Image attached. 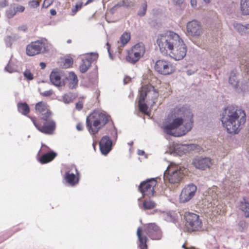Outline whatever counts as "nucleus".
Here are the masks:
<instances>
[{"label": "nucleus", "mask_w": 249, "mask_h": 249, "mask_svg": "<svg viewBox=\"0 0 249 249\" xmlns=\"http://www.w3.org/2000/svg\"><path fill=\"white\" fill-rule=\"evenodd\" d=\"M173 121L164 125V131L168 135L175 137L184 135L192 128L193 114L186 106H177L170 113Z\"/></svg>", "instance_id": "f257e3e1"}, {"label": "nucleus", "mask_w": 249, "mask_h": 249, "mask_svg": "<svg viewBox=\"0 0 249 249\" xmlns=\"http://www.w3.org/2000/svg\"><path fill=\"white\" fill-rule=\"evenodd\" d=\"M157 43L161 53L169 54L176 60H181L186 55L187 47L183 39L173 31H167L164 35L159 36Z\"/></svg>", "instance_id": "f03ea898"}, {"label": "nucleus", "mask_w": 249, "mask_h": 249, "mask_svg": "<svg viewBox=\"0 0 249 249\" xmlns=\"http://www.w3.org/2000/svg\"><path fill=\"white\" fill-rule=\"evenodd\" d=\"M246 121L245 111L233 106H228L225 109L221 118L223 126L229 133H237Z\"/></svg>", "instance_id": "7ed1b4c3"}, {"label": "nucleus", "mask_w": 249, "mask_h": 249, "mask_svg": "<svg viewBox=\"0 0 249 249\" xmlns=\"http://www.w3.org/2000/svg\"><path fill=\"white\" fill-rule=\"evenodd\" d=\"M110 116L106 112L95 110L87 116L86 126L89 133L95 135L109 121Z\"/></svg>", "instance_id": "20e7f679"}, {"label": "nucleus", "mask_w": 249, "mask_h": 249, "mask_svg": "<svg viewBox=\"0 0 249 249\" xmlns=\"http://www.w3.org/2000/svg\"><path fill=\"white\" fill-rule=\"evenodd\" d=\"M143 233L146 234L152 240H160L162 237V232L160 229L154 223L148 224L143 231L141 228L139 227L137 229V235L140 249H147V238Z\"/></svg>", "instance_id": "39448f33"}, {"label": "nucleus", "mask_w": 249, "mask_h": 249, "mask_svg": "<svg viewBox=\"0 0 249 249\" xmlns=\"http://www.w3.org/2000/svg\"><path fill=\"white\" fill-rule=\"evenodd\" d=\"M36 128L40 132L47 135H52L56 128V122L52 117H30Z\"/></svg>", "instance_id": "423d86ee"}, {"label": "nucleus", "mask_w": 249, "mask_h": 249, "mask_svg": "<svg viewBox=\"0 0 249 249\" xmlns=\"http://www.w3.org/2000/svg\"><path fill=\"white\" fill-rule=\"evenodd\" d=\"M183 173L180 167L177 165L171 163L165 171L164 180L171 184L178 183L183 178Z\"/></svg>", "instance_id": "0eeeda50"}, {"label": "nucleus", "mask_w": 249, "mask_h": 249, "mask_svg": "<svg viewBox=\"0 0 249 249\" xmlns=\"http://www.w3.org/2000/svg\"><path fill=\"white\" fill-rule=\"evenodd\" d=\"M185 226L189 232L198 231L202 226V223L199 216L193 213H186L184 215Z\"/></svg>", "instance_id": "6e6552de"}, {"label": "nucleus", "mask_w": 249, "mask_h": 249, "mask_svg": "<svg viewBox=\"0 0 249 249\" xmlns=\"http://www.w3.org/2000/svg\"><path fill=\"white\" fill-rule=\"evenodd\" d=\"M145 48L143 43H138L134 45L130 50L128 51L126 60L132 64L136 63L143 56L145 53Z\"/></svg>", "instance_id": "1a4fd4ad"}, {"label": "nucleus", "mask_w": 249, "mask_h": 249, "mask_svg": "<svg viewBox=\"0 0 249 249\" xmlns=\"http://www.w3.org/2000/svg\"><path fill=\"white\" fill-rule=\"evenodd\" d=\"M154 70L160 74L167 75L173 73L176 71V67L170 61L161 59L155 62Z\"/></svg>", "instance_id": "9d476101"}, {"label": "nucleus", "mask_w": 249, "mask_h": 249, "mask_svg": "<svg viewBox=\"0 0 249 249\" xmlns=\"http://www.w3.org/2000/svg\"><path fill=\"white\" fill-rule=\"evenodd\" d=\"M139 92V96L143 95V98L144 99L146 98L147 101L151 105H153L157 102L159 95V92L151 85H147L142 87Z\"/></svg>", "instance_id": "9b49d317"}, {"label": "nucleus", "mask_w": 249, "mask_h": 249, "mask_svg": "<svg viewBox=\"0 0 249 249\" xmlns=\"http://www.w3.org/2000/svg\"><path fill=\"white\" fill-rule=\"evenodd\" d=\"M157 184V181L156 179L154 178L148 179L140 183L139 190L143 196L150 197L155 195Z\"/></svg>", "instance_id": "f8f14e48"}, {"label": "nucleus", "mask_w": 249, "mask_h": 249, "mask_svg": "<svg viewBox=\"0 0 249 249\" xmlns=\"http://www.w3.org/2000/svg\"><path fill=\"white\" fill-rule=\"evenodd\" d=\"M64 179L69 185L72 186L78 183L79 173L75 165H71L67 168Z\"/></svg>", "instance_id": "ddd939ff"}, {"label": "nucleus", "mask_w": 249, "mask_h": 249, "mask_svg": "<svg viewBox=\"0 0 249 249\" xmlns=\"http://www.w3.org/2000/svg\"><path fill=\"white\" fill-rule=\"evenodd\" d=\"M46 51L45 44L39 40L32 42L26 47V53L29 56H34Z\"/></svg>", "instance_id": "4468645a"}, {"label": "nucleus", "mask_w": 249, "mask_h": 249, "mask_svg": "<svg viewBox=\"0 0 249 249\" xmlns=\"http://www.w3.org/2000/svg\"><path fill=\"white\" fill-rule=\"evenodd\" d=\"M186 30L189 36L194 37L199 36L203 33V29L200 22L196 20H193L187 23Z\"/></svg>", "instance_id": "2eb2a0df"}, {"label": "nucleus", "mask_w": 249, "mask_h": 249, "mask_svg": "<svg viewBox=\"0 0 249 249\" xmlns=\"http://www.w3.org/2000/svg\"><path fill=\"white\" fill-rule=\"evenodd\" d=\"M98 54L96 53H91L86 55L82 59L79 66V70L81 73L86 72L91 66V63L97 60Z\"/></svg>", "instance_id": "dca6fc26"}, {"label": "nucleus", "mask_w": 249, "mask_h": 249, "mask_svg": "<svg viewBox=\"0 0 249 249\" xmlns=\"http://www.w3.org/2000/svg\"><path fill=\"white\" fill-rule=\"evenodd\" d=\"M196 187L191 184L185 187L182 190L179 196L180 201L186 202L190 200L195 195Z\"/></svg>", "instance_id": "f3484780"}, {"label": "nucleus", "mask_w": 249, "mask_h": 249, "mask_svg": "<svg viewBox=\"0 0 249 249\" xmlns=\"http://www.w3.org/2000/svg\"><path fill=\"white\" fill-rule=\"evenodd\" d=\"M36 113L40 115L39 117H52V112L49 108V106L44 102L41 101L35 105Z\"/></svg>", "instance_id": "a211bd4d"}, {"label": "nucleus", "mask_w": 249, "mask_h": 249, "mask_svg": "<svg viewBox=\"0 0 249 249\" xmlns=\"http://www.w3.org/2000/svg\"><path fill=\"white\" fill-rule=\"evenodd\" d=\"M112 142L109 137L107 136L102 138L99 142L100 149L101 153L107 155L112 149Z\"/></svg>", "instance_id": "6ab92c4d"}, {"label": "nucleus", "mask_w": 249, "mask_h": 249, "mask_svg": "<svg viewBox=\"0 0 249 249\" xmlns=\"http://www.w3.org/2000/svg\"><path fill=\"white\" fill-rule=\"evenodd\" d=\"M193 164L196 168L205 170L212 165V160L209 158H198L195 159Z\"/></svg>", "instance_id": "aec40b11"}, {"label": "nucleus", "mask_w": 249, "mask_h": 249, "mask_svg": "<svg viewBox=\"0 0 249 249\" xmlns=\"http://www.w3.org/2000/svg\"><path fill=\"white\" fill-rule=\"evenodd\" d=\"M50 79L52 83L55 86L60 87L63 85L60 72L57 70H53L51 72Z\"/></svg>", "instance_id": "412c9836"}, {"label": "nucleus", "mask_w": 249, "mask_h": 249, "mask_svg": "<svg viewBox=\"0 0 249 249\" xmlns=\"http://www.w3.org/2000/svg\"><path fill=\"white\" fill-rule=\"evenodd\" d=\"M56 155L55 152L51 151L50 153H44L37 157V160L41 164L47 163L52 161Z\"/></svg>", "instance_id": "4be33fe9"}, {"label": "nucleus", "mask_w": 249, "mask_h": 249, "mask_svg": "<svg viewBox=\"0 0 249 249\" xmlns=\"http://www.w3.org/2000/svg\"><path fill=\"white\" fill-rule=\"evenodd\" d=\"M240 209L244 213L246 217H249V198L244 197L239 205Z\"/></svg>", "instance_id": "5701e85b"}, {"label": "nucleus", "mask_w": 249, "mask_h": 249, "mask_svg": "<svg viewBox=\"0 0 249 249\" xmlns=\"http://www.w3.org/2000/svg\"><path fill=\"white\" fill-rule=\"evenodd\" d=\"M130 34L127 32H124L121 36L120 41H118V48L119 50L121 48L124 47L130 39Z\"/></svg>", "instance_id": "b1692460"}, {"label": "nucleus", "mask_w": 249, "mask_h": 249, "mask_svg": "<svg viewBox=\"0 0 249 249\" xmlns=\"http://www.w3.org/2000/svg\"><path fill=\"white\" fill-rule=\"evenodd\" d=\"M145 99L143 98V95L142 96H139L138 107L139 110L144 114L149 115L150 113L148 111V107L147 105L144 103Z\"/></svg>", "instance_id": "393cba45"}, {"label": "nucleus", "mask_w": 249, "mask_h": 249, "mask_svg": "<svg viewBox=\"0 0 249 249\" xmlns=\"http://www.w3.org/2000/svg\"><path fill=\"white\" fill-rule=\"evenodd\" d=\"M67 79L69 82L70 88L73 89L77 84V77L73 72H70L69 75L67 77Z\"/></svg>", "instance_id": "a878e982"}, {"label": "nucleus", "mask_w": 249, "mask_h": 249, "mask_svg": "<svg viewBox=\"0 0 249 249\" xmlns=\"http://www.w3.org/2000/svg\"><path fill=\"white\" fill-rule=\"evenodd\" d=\"M229 83L235 88L238 86L239 80L237 77V72L233 71L231 72L229 79Z\"/></svg>", "instance_id": "bb28decb"}, {"label": "nucleus", "mask_w": 249, "mask_h": 249, "mask_svg": "<svg viewBox=\"0 0 249 249\" xmlns=\"http://www.w3.org/2000/svg\"><path fill=\"white\" fill-rule=\"evenodd\" d=\"M17 106L18 111L23 115H26L29 113L30 108L27 103H19Z\"/></svg>", "instance_id": "cd10ccee"}, {"label": "nucleus", "mask_w": 249, "mask_h": 249, "mask_svg": "<svg viewBox=\"0 0 249 249\" xmlns=\"http://www.w3.org/2000/svg\"><path fill=\"white\" fill-rule=\"evenodd\" d=\"M240 8L243 15H249V0H241Z\"/></svg>", "instance_id": "c85d7f7f"}, {"label": "nucleus", "mask_w": 249, "mask_h": 249, "mask_svg": "<svg viewBox=\"0 0 249 249\" xmlns=\"http://www.w3.org/2000/svg\"><path fill=\"white\" fill-rule=\"evenodd\" d=\"M156 203L150 199H145L142 203V208L144 210H150L154 208Z\"/></svg>", "instance_id": "c756f323"}, {"label": "nucleus", "mask_w": 249, "mask_h": 249, "mask_svg": "<svg viewBox=\"0 0 249 249\" xmlns=\"http://www.w3.org/2000/svg\"><path fill=\"white\" fill-rule=\"evenodd\" d=\"M235 28L241 34H249V24H248L247 26H244L240 24H237L235 26Z\"/></svg>", "instance_id": "7c9ffc66"}, {"label": "nucleus", "mask_w": 249, "mask_h": 249, "mask_svg": "<svg viewBox=\"0 0 249 249\" xmlns=\"http://www.w3.org/2000/svg\"><path fill=\"white\" fill-rule=\"evenodd\" d=\"M134 5V2L129 0H123L122 1L117 3L115 6L121 7L124 6L125 7H129L133 6Z\"/></svg>", "instance_id": "2f4dec72"}, {"label": "nucleus", "mask_w": 249, "mask_h": 249, "mask_svg": "<svg viewBox=\"0 0 249 249\" xmlns=\"http://www.w3.org/2000/svg\"><path fill=\"white\" fill-rule=\"evenodd\" d=\"M73 63V60L71 57L66 58L63 62V67L64 68L67 69L71 67Z\"/></svg>", "instance_id": "473e14b6"}, {"label": "nucleus", "mask_w": 249, "mask_h": 249, "mask_svg": "<svg viewBox=\"0 0 249 249\" xmlns=\"http://www.w3.org/2000/svg\"><path fill=\"white\" fill-rule=\"evenodd\" d=\"M51 151H50L49 147L44 144H42L41 149L38 152L37 154V157H39L40 155L43 154L44 153H50Z\"/></svg>", "instance_id": "72a5a7b5"}, {"label": "nucleus", "mask_w": 249, "mask_h": 249, "mask_svg": "<svg viewBox=\"0 0 249 249\" xmlns=\"http://www.w3.org/2000/svg\"><path fill=\"white\" fill-rule=\"evenodd\" d=\"M16 13L17 12L14 6L10 7L6 12L7 16L9 18L13 17Z\"/></svg>", "instance_id": "f704fd0d"}, {"label": "nucleus", "mask_w": 249, "mask_h": 249, "mask_svg": "<svg viewBox=\"0 0 249 249\" xmlns=\"http://www.w3.org/2000/svg\"><path fill=\"white\" fill-rule=\"evenodd\" d=\"M82 5L83 3L82 2H79L76 4L75 6L71 9L72 15H75L78 10L81 9L82 7Z\"/></svg>", "instance_id": "c9c22d12"}, {"label": "nucleus", "mask_w": 249, "mask_h": 249, "mask_svg": "<svg viewBox=\"0 0 249 249\" xmlns=\"http://www.w3.org/2000/svg\"><path fill=\"white\" fill-rule=\"evenodd\" d=\"M23 74L25 77H26V78L28 80H32L34 79L33 74L29 70H26L24 71Z\"/></svg>", "instance_id": "e433bc0d"}, {"label": "nucleus", "mask_w": 249, "mask_h": 249, "mask_svg": "<svg viewBox=\"0 0 249 249\" xmlns=\"http://www.w3.org/2000/svg\"><path fill=\"white\" fill-rule=\"evenodd\" d=\"M40 0H33L29 2V5L31 7L36 8L40 5Z\"/></svg>", "instance_id": "4c0bfd02"}, {"label": "nucleus", "mask_w": 249, "mask_h": 249, "mask_svg": "<svg viewBox=\"0 0 249 249\" xmlns=\"http://www.w3.org/2000/svg\"><path fill=\"white\" fill-rule=\"evenodd\" d=\"M147 3L146 2H144L142 5V10L140 11L139 13H138V15L141 16H144L145 13H146V10H147Z\"/></svg>", "instance_id": "58836bf2"}, {"label": "nucleus", "mask_w": 249, "mask_h": 249, "mask_svg": "<svg viewBox=\"0 0 249 249\" xmlns=\"http://www.w3.org/2000/svg\"><path fill=\"white\" fill-rule=\"evenodd\" d=\"M54 0H44L42 4V7L45 8H48L50 6H51Z\"/></svg>", "instance_id": "ea45409f"}, {"label": "nucleus", "mask_w": 249, "mask_h": 249, "mask_svg": "<svg viewBox=\"0 0 249 249\" xmlns=\"http://www.w3.org/2000/svg\"><path fill=\"white\" fill-rule=\"evenodd\" d=\"M16 12H22L25 10V7L22 5L14 6Z\"/></svg>", "instance_id": "a19ab883"}, {"label": "nucleus", "mask_w": 249, "mask_h": 249, "mask_svg": "<svg viewBox=\"0 0 249 249\" xmlns=\"http://www.w3.org/2000/svg\"><path fill=\"white\" fill-rule=\"evenodd\" d=\"M241 67L245 72L249 73V63H246V64H242Z\"/></svg>", "instance_id": "79ce46f5"}, {"label": "nucleus", "mask_w": 249, "mask_h": 249, "mask_svg": "<svg viewBox=\"0 0 249 249\" xmlns=\"http://www.w3.org/2000/svg\"><path fill=\"white\" fill-rule=\"evenodd\" d=\"M63 100L65 103H69L72 101L71 98L70 97V96L68 94H65L64 96H63Z\"/></svg>", "instance_id": "37998d69"}, {"label": "nucleus", "mask_w": 249, "mask_h": 249, "mask_svg": "<svg viewBox=\"0 0 249 249\" xmlns=\"http://www.w3.org/2000/svg\"><path fill=\"white\" fill-rule=\"evenodd\" d=\"M5 69L6 71L10 73L13 72L14 71V68L11 66L10 63H9L7 66L5 67Z\"/></svg>", "instance_id": "c03bdc74"}, {"label": "nucleus", "mask_w": 249, "mask_h": 249, "mask_svg": "<svg viewBox=\"0 0 249 249\" xmlns=\"http://www.w3.org/2000/svg\"><path fill=\"white\" fill-rule=\"evenodd\" d=\"M75 107L78 110H81L83 107V103L82 101H79L76 103Z\"/></svg>", "instance_id": "a18cd8bd"}, {"label": "nucleus", "mask_w": 249, "mask_h": 249, "mask_svg": "<svg viewBox=\"0 0 249 249\" xmlns=\"http://www.w3.org/2000/svg\"><path fill=\"white\" fill-rule=\"evenodd\" d=\"M53 92L52 90H47L41 93V94L43 96L48 97V96H50L52 95L53 94Z\"/></svg>", "instance_id": "49530a36"}, {"label": "nucleus", "mask_w": 249, "mask_h": 249, "mask_svg": "<svg viewBox=\"0 0 249 249\" xmlns=\"http://www.w3.org/2000/svg\"><path fill=\"white\" fill-rule=\"evenodd\" d=\"M76 128L78 131H82L84 129V126L82 123H78L76 124Z\"/></svg>", "instance_id": "de8ad7c7"}, {"label": "nucleus", "mask_w": 249, "mask_h": 249, "mask_svg": "<svg viewBox=\"0 0 249 249\" xmlns=\"http://www.w3.org/2000/svg\"><path fill=\"white\" fill-rule=\"evenodd\" d=\"M8 1L7 0H0V7H4L7 5Z\"/></svg>", "instance_id": "09e8293b"}, {"label": "nucleus", "mask_w": 249, "mask_h": 249, "mask_svg": "<svg viewBox=\"0 0 249 249\" xmlns=\"http://www.w3.org/2000/svg\"><path fill=\"white\" fill-rule=\"evenodd\" d=\"M238 225L241 228V229L242 230L244 227H246V222L245 221L242 220L239 222Z\"/></svg>", "instance_id": "8fccbe9b"}, {"label": "nucleus", "mask_w": 249, "mask_h": 249, "mask_svg": "<svg viewBox=\"0 0 249 249\" xmlns=\"http://www.w3.org/2000/svg\"><path fill=\"white\" fill-rule=\"evenodd\" d=\"M190 3L192 7H196L197 4L196 0H190Z\"/></svg>", "instance_id": "3c124183"}, {"label": "nucleus", "mask_w": 249, "mask_h": 249, "mask_svg": "<svg viewBox=\"0 0 249 249\" xmlns=\"http://www.w3.org/2000/svg\"><path fill=\"white\" fill-rule=\"evenodd\" d=\"M27 29V27L26 25H23L19 27V30L22 31H26Z\"/></svg>", "instance_id": "603ef678"}, {"label": "nucleus", "mask_w": 249, "mask_h": 249, "mask_svg": "<svg viewBox=\"0 0 249 249\" xmlns=\"http://www.w3.org/2000/svg\"><path fill=\"white\" fill-rule=\"evenodd\" d=\"M130 81H131V78L129 77H125L124 79V83L125 84L128 83Z\"/></svg>", "instance_id": "864d4df0"}, {"label": "nucleus", "mask_w": 249, "mask_h": 249, "mask_svg": "<svg viewBox=\"0 0 249 249\" xmlns=\"http://www.w3.org/2000/svg\"><path fill=\"white\" fill-rule=\"evenodd\" d=\"M173 1L177 4H180L183 3L184 0H173Z\"/></svg>", "instance_id": "5fc2aeb1"}, {"label": "nucleus", "mask_w": 249, "mask_h": 249, "mask_svg": "<svg viewBox=\"0 0 249 249\" xmlns=\"http://www.w3.org/2000/svg\"><path fill=\"white\" fill-rule=\"evenodd\" d=\"M50 13L52 16H55L56 14V12L55 10L52 9L50 10Z\"/></svg>", "instance_id": "6e6d98bb"}, {"label": "nucleus", "mask_w": 249, "mask_h": 249, "mask_svg": "<svg viewBox=\"0 0 249 249\" xmlns=\"http://www.w3.org/2000/svg\"><path fill=\"white\" fill-rule=\"evenodd\" d=\"M39 65L41 67L42 69H44L46 67V64H45V63H44L43 62L40 63Z\"/></svg>", "instance_id": "4d7b16f0"}, {"label": "nucleus", "mask_w": 249, "mask_h": 249, "mask_svg": "<svg viewBox=\"0 0 249 249\" xmlns=\"http://www.w3.org/2000/svg\"><path fill=\"white\" fill-rule=\"evenodd\" d=\"M94 0H88L87 1V2H86L85 5H87V4L92 2H93Z\"/></svg>", "instance_id": "13d9d810"}, {"label": "nucleus", "mask_w": 249, "mask_h": 249, "mask_svg": "<svg viewBox=\"0 0 249 249\" xmlns=\"http://www.w3.org/2000/svg\"><path fill=\"white\" fill-rule=\"evenodd\" d=\"M107 50H108V51L109 52V50H110V44H109V43H107Z\"/></svg>", "instance_id": "bf43d9fd"}, {"label": "nucleus", "mask_w": 249, "mask_h": 249, "mask_svg": "<svg viewBox=\"0 0 249 249\" xmlns=\"http://www.w3.org/2000/svg\"><path fill=\"white\" fill-rule=\"evenodd\" d=\"M8 238V237H5V238H2V239H1L0 240V242H3V241H4V240H6L7 238Z\"/></svg>", "instance_id": "052dcab7"}, {"label": "nucleus", "mask_w": 249, "mask_h": 249, "mask_svg": "<svg viewBox=\"0 0 249 249\" xmlns=\"http://www.w3.org/2000/svg\"><path fill=\"white\" fill-rule=\"evenodd\" d=\"M212 0H204V1L207 3L210 2Z\"/></svg>", "instance_id": "680f3d73"}, {"label": "nucleus", "mask_w": 249, "mask_h": 249, "mask_svg": "<svg viewBox=\"0 0 249 249\" xmlns=\"http://www.w3.org/2000/svg\"><path fill=\"white\" fill-rule=\"evenodd\" d=\"M67 42L68 43H71V39H68L67 41Z\"/></svg>", "instance_id": "e2e57ef3"}, {"label": "nucleus", "mask_w": 249, "mask_h": 249, "mask_svg": "<svg viewBox=\"0 0 249 249\" xmlns=\"http://www.w3.org/2000/svg\"><path fill=\"white\" fill-rule=\"evenodd\" d=\"M16 0L18 1H21V0Z\"/></svg>", "instance_id": "0e129e2a"}, {"label": "nucleus", "mask_w": 249, "mask_h": 249, "mask_svg": "<svg viewBox=\"0 0 249 249\" xmlns=\"http://www.w3.org/2000/svg\"><path fill=\"white\" fill-rule=\"evenodd\" d=\"M142 207H142H141V206H140V207H141L143 209V208Z\"/></svg>", "instance_id": "69168bd1"}]
</instances>
